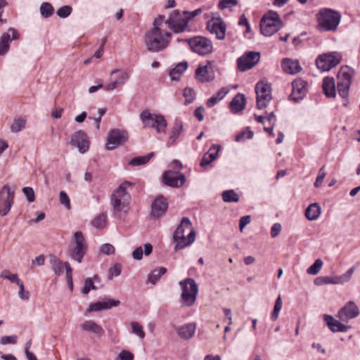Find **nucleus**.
Instances as JSON below:
<instances>
[{
    "mask_svg": "<svg viewBox=\"0 0 360 360\" xmlns=\"http://www.w3.org/2000/svg\"><path fill=\"white\" fill-rule=\"evenodd\" d=\"M165 16L160 15L153 21V27L148 31L144 37V43L147 50L157 53L168 47L171 41L170 32L162 29Z\"/></svg>",
    "mask_w": 360,
    "mask_h": 360,
    "instance_id": "obj_1",
    "label": "nucleus"
},
{
    "mask_svg": "<svg viewBox=\"0 0 360 360\" xmlns=\"http://www.w3.org/2000/svg\"><path fill=\"white\" fill-rule=\"evenodd\" d=\"M195 239V232L191 220L188 217H184L173 233L174 250H182L191 245Z\"/></svg>",
    "mask_w": 360,
    "mask_h": 360,
    "instance_id": "obj_2",
    "label": "nucleus"
},
{
    "mask_svg": "<svg viewBox=\"0 0 360 360\" xmlns=\"http://www.w3.org/2000/svg\"><path fill=\"white\" fill-rule=\"evenodd\" d=\"M318 26L321 31H335L341 20V14L332 8H323L316 15Z\"/></svg>",
    "mask_w": 360,
    "mask_h": 360,
    "instance_id": "obj_3",
    "label": "nucleus"
},
{
    "mask_svg": "<svg viewBox=\"0 0 360 360\" xmlns=\"http://www.w3.org/2000/svg\"><path fill=\"white\" fill-rule=\"evenodd\" d=\"M354 70L349 66H343L340 69L337 75V89L339 96L342 98V105L347 107L349 101V91Z\"/></svg>",
    "mask_w": 360,
    "mask_h": 360,
    "instance_id": "obj_4",
    "label": "nucleus"
},
{
    "mask_svg": "<svg viewBox=\"0 0 360 360\" xmlns=\"http://www.w3.org/2000/svg\"><path fill=\"white\" fill-rule=\"evenodd\" d=\"M128 186V182L122 184L111 195L110 203L113 208L112 212L115 214L120 212L127 213L129 210L131 197L127 192Z\"/></svg>",
    "mask_w": 360,
    "mask_h": 360,
    "instance_id": "obj_5",
    "label": "nucleus"
},
{
    "mask_svg": "<svg viewBox=\"0 0 360 360\" xmlns=\"http://www.w3.org/2000/svg\"><path fill=\"white\" fill-rule=\"evenodd\" d=\"M140 119L145 127L154 128L158 133L165 132L167 122L163 115L153 114L149 110H145L140 114Z\"/></svg>",
    "mask_w": 360,
    "mask_h": 360,
    "instance_id": "obj_6",
    "label": "nucleus"
},
{
    "mask_svg": "<svg viewBox=\"0 0 360 360\" xmlns=\"http://www.w3.org/2000/svg\"><path fill=\"white\" fill-rule=\"evenodd\" d=\"M179 285L182 290L181 297L182 303L187 306H192L197 297L198 287L195 280L193 278H186L179 282Z\"/></svg>",
    "mask_w": 360,
    "mask_h": 360,
    "instance_id": "obj_7",
    "label": "nucleus"
},
{
    "mask_svg": "<svg viewBox=\"0 0 360 360\" xmlns=\"http://www.w3.org/2000/svg\"><path fill=\"white\" fill-rule=\"evenodd\" d=\"M342 56L338 51H331L319 55L316 60V65L322 72L330 71L339 65Z\"/></svg>",
    "mask_w": 360,
    "mask_h": 360,
    "instance_id": "obj_8",
    "label": "nucleus"
},
{
    "mask_svg": "<svg viewBox=\"0 0 360 360\" xmlns=\"http://www.w3.org/2000/svg\"><path fill=\"white\" fill-rule=\"evenodd\" d=\"M164 22L174 33L191 30L188 26L189 20L184 14V11L182 13L174 11Z\"/></svg>",
    "mask_w": 360,
    "mask_h": 360,
    "instance_id": "obj_9",
    "label": "nucleus"
},
{
    "mask_svg": "<svg viewBox=\"0 0 360 360\" xmlns=\"http://www.w3.org/2000/svg\"><path fill=\"white\" fill-rule=\"evenodd\" d=\"M191 50L201 56H205L212 53L213 46L212 41L206 37L197 36L193 38L185 39Z\"/></svg>",
    "mask_w": 360,
    "mask_h": 360,
    "instance_id": "obj_10",
    "label": "nucleus"
},
{
    "mask_svg": "<svg viewBox=\"0 0 360 360\" xmlns=\"http://www.w3.org/2000/svg\"><path fill=\"white\" fill-rule=\"evenodd\" d=\"M15 190L5 184L0 190V216L5 217L14 204Z\"/></svg>",
    "mask_w": 360,
    "mask_h": 360,
    "instance_id": "obj_11",
    "label": "nucleus"
},
{
    "mask_svg": "<svg viewBox=\"0 0 360 360\" xmlns=\"http://www.w3.org/2000/svg\"><path fill=\"white\" fill-rule=\"evenodd\" d=\"M255 93L257 108H266L270 101V84L259 82L255 86Z\"/></svg>",
    "mask_w": 360,
    "mask_h": 360,
    "instance_id": "obj_12",
    "label": "nucleus"
},
{
    "mask_svg": "<svg viewBox=\"0 0 360 360\" xmlns=\"http://www.w3.org/2000/svg\"><path fill=\"white\" fill-rule=\"evenodd\" d=\"M359 314V309L355 302L349 301L338 310L336 317L342 322L347 323L351 319L356 318Z\"/></svg>",
    "mask_w": 360,
    "mask_h": 360,
    "instance_id": "obj_13",
    "label": "nucleus"
},
{
    "mask_svg": "<svg viewBox=\"0 0 360 360\" xmlns=\"http://www.w3.org/2000/svg\"><path fill=\"white\" fill-rule=\"evenodd\" d=\"M260 54L256 51H248L237 60L238 68L245 72L252 68L259 60Z\"/></svg>",
    "mask_w": 360,
    "mask_h": 360,
    "instance_id": "obj_14",
    "label": "nucleus"
},
{
    "mask_svg": "<svg viewBox=\"0 0 360 360\" xmlns=\"http://www.w3.org/2000/svg\"><path fill=\"white\" fill-rule=\"evenodd\" d=\"M308 91V83L302 78H297L292 82V93L290 98L294 102L302 100Z\"/></svg>",
    "mask_w": 360,
    "mask_h": 360,
    "instance_id": "obj_15",
    "label": "nucleus"
},
{
    "mask_svg": "<svg viewBox=\"0 0 360 360\" xmlns=\"http://www.w3.org/2000/svg\"><path fill=\"white\" fill-rule=\"evenodd\" d=\"M164 184L172 188H179L186 182L185 175L181 172L167 170L162 174Z\"/></svg>",
    "mask_w": 360,
    "mask_h": 360,
    "instance_id": "obj_16",
    "label": "nucleus"
},
{
    "mask_svg": "<svg viewBox=\"0 0 360 360\" xmlns=\"http://www.w3.org/2000/svg\"><path fill=\"white\" fill-rule=\"evenodd\" d=\"M128 139L126 131L120 129L111 130L108 136L106 148L113 150L117 146L122 145Z\"/></svg>",
    "mask_w": 360,
    "mask_h": 360,
    "instance_id": "obj_17",
    "label": "nucleus"
},
{
    "mask_svg": "<svg viewBox=\"0 0 360 360\" xmlns=\"http://www.w3.org/2000/svg\"><path fill=\"white\" fill-rule=\"evenodd\" d=\"M70 144L77 147L81 153H86L89 148V141L87 134L82 130L75 131L72 135Z\"/></svg>",
    "mask_w": 360,
    "mask_h": 360,
    "instance_id": "obj_18",
    "label": "nucleus"
},
{
    "mask_svg": "<svg viewBox=\"0 0 360 360\" xmlns=\"http://www.w3.org/2000/svg\"><path fill=\"white\" fill-rule=\"evenodd\" d=\"M195 77L201 82H207L214 79V72L211 61H207L205 65H200L195 70Z\"/></svg>",
    "mask_w": 360,
    "mask_h": 360,
    "instance_id": "obj_19",
    "label": "nucleus"
},
{
    "mask_svg": "<svg viewBox=\"0 0 360 360\" xmlns=\"http://www.w3.org/2000/svg\"><path fill=\"white\" fill-rule=\"evenodd\" d=\"M19 34L13 28L8 29L0 37V56L6 54L10 49L13 40L18 39Z\"/></svg>",
    "mask_w": 360,
    "mask_h": 360,
    "instance_id": "obj_20",
    "label": "nucleus"
},
{
    "mask_svg": "<svg viewBox=\"0 0 360 360\" xmlns=\"http://www.w3.org/2000/svg\"><path fill=\"white\" fill-rule=\"evenodd\" d=\"M323 321L329 330L333 333H345L351 326L345 325L340 319H335L333 316L329 314H324L323 316Z\"/></svg>",
    "mask_w": 360,
    "mask_h": 360,
    "instance_id": "obj_21",
    "label": "nucleus"
},
{
    "mask_svg": "<svg viewBox=\"0 0 360 360\" xmlns=\"http://www.w3.org/2000/svg\"><path fill=\"white\" fill-rule=\"evenodd\" d=\"M120 302L119 300L110 298H105L102 301H98L96 302L90 304L86 309V311L90 313L91 311L107 310L111 309L113 307H117L120 305Z\"/></svg>",
    "mask_w": 360,
    "mask_h": 360,
    "instance_id": "obj_22",
    "label": "nucleus"
},
{
    "mask_svg": "<svg viewBox=\"0 0 360 360\" xmlns=\"http://www.w3.org/2000/svg\"><path fill=\"white\" fill-rule=\"evenodd\" d=\"M207 27L212 34L216 35L217 39L222 40L225 38L226 27L221 19L208 22Z\"/></svg>",
    "mask_w": 360,
    "mask_h": 360,
    "instance_id": "obj_23",
    "label": "nucleus"
},
{
    "mask_svg": "<svg viewBox=\"0 0 360 360\" xmlns=\"http://www.w3.org/2000/svg\"><path fill=\"white\" fill-rule=\"evenodd\" d=\"M168 203L163 196L158 197L151 205V216L154 218L161 217L167 211Z\"/></svg>",
    "mask_w": 360,
    "mask_h": 360,
    "instance_id": "obj_24",
    "label": "nucleus"
},
{
    "mask_svg": "<svg viewBox=\"0 0 360 360\" xmlns=\"http://www.w3.org/2000/svg\"><path fill=\"white\" fill-rule=\"evenodd\" d=\"M283 70L288 74L295 75L302 70V68L298 60H293L290 58H285L281 63Z\"/></svg>",
    "mask_w": 360,
    "mask_h": 360,
    "instance_id": "obj_25",
    "label": "nucleus"
},
{
    "mask_svg": "<svg viewBox=\"0 0 360 360\" xmlns=\"http://www.w3.org/2000/svg\"><path fill=\"white\" fill-rule=\"evenodd\" d=\"M322 89L327 98L336 96V86L333 77H326L322 83Z\"/></svg>",
    "mask_w": 360,
    "mask_h": 360,
    "instance_id": "obj_26",
    "label": "nucleus"
},
{
    "mask_svg": "<svg viewBox=\"0 0 360 360\" xmlns=\"http://www.w3.org/2000/svg\"><path fill=\"white\" fill-rule=\"evenodd\" d=\"M83 331L90 332L95 335L102 336L104 334L103 328L93 320L85 321L80 325Z\"/></svg>",
    "mask_w": 360,
    "mask_h": 360,
    "instance_id": "obj_27",
    "label": "nucleus"
},
{
    "mask_svg": "<svg viewBox=\"0 0 360 360\" xmlns=\"http://www.w3.org/2000/svg\"><path fill=\"white\" fill-rule=\"evenodd\" d=\"M245 95L240 93L237 94L231 100L230 103V108L233 113L240 112L245 108Z\"/></svg>",
    "mask_w": 360,
    "mask_h": 360,
    "instance_id": "obj_28",
    "label": "nucleus"
},
{
    "mask_svg": "<svg viewBox=\"0 0 360 360\" xmlns=\"http://www.w3.org/2000/svg\"><path fill=\"white\" fill-rule=\"evenodd\" d=\"M183 122L179 119H176L174 123V126L172 128L169 133V141L167 143L168 146H170L171 145L174 144V143L178 139V137L179 136L180 134L183 131Z\"/></svg>",
    "mask_w": 360,
    "mask_h": 360,
    "instance_id": "obj_29",
    "label": "nucleus"
},
{
    "mask_svg": "<svg viewBox=\"0 0 360 360\" xmlns=\"http://www.w3.org/2000/svg\"><path fill=\"white\" fill-rule=\"evenodd\" d=\"M195 329L196 324L195 323H189L179 327L177 333L182 339L189 340L194 335Z\"/></svg>",
    "mask_w": 360,
    "mask_h": 360,
    "instance_id": "obj_30",
    "label": "nucleus"
},
{
    "mask_svg": "<svg viewBox=\"0 0 360 360\" xmlns=\"http://www.w3.org/2000/svg\"><path fill=\"white\" fill-rule=\"evenodd\" d=\"M320 214L321 207L317 202L309 205L305 210V217L309 221H314L317 219Z\"/></svg>",
    "mask_w": 360,
    "mask_h": 360,
    "instance_id": "obj_31",
    "label": "nucleus"
},
{
    "mask_svg": "<svg viewBox=\"0 0 360 360\" xmlns=\"http://www.w3.org/2000/svg\"><path fill=\"white\" fill-rule=\"evenodd\" d=\"M188 68L187 62L178 63L170 72L169 77L172 81H178Z\"/></svg>",
    "mask_w": 360,
    "mask_h": 360,
    "instance_id": "obj_32",
    "label": "nucleus"
},
{
    "mask_svg": "<svg viewBox=\"0 0 360 360\" xmlns=\"http://www.w3.org/2000/svg\"><path fill=\"white\" fill-rule=\"evenodd\" d=\"M87 248L72 247L69 250V256L72 260L81 263L84 256L86 255Z\"/></svg>",
    "mask_w": 360,
    "mask_h": 360,
    "instance_id": "obj_33",
    "label": "nucleus"
},
{
    "mask_svg": "<svg viewBox=\"0 0 360 360\" xmlns=\"http://www.w3.org/2000/svg\"><path fill=\"white\" fill-rule=\"evenodd\" d=\"M260 32L264 36H270V11H267L261 19Z\"/></svg>",
    "mask_w": 360,
    "mask_h": 360,
    "instance_id": "obj_34",
    "label": "nucleus"
},
{
    "mask_svg": "<svg viewBox=\"0 0 360 360\" xmlns=\"http://www.w3.org/2000/svg\"><path fill=\"white\" fill-rule=\"evenodd\" d=\"M154 155L155 153L152 152L146 155L135 157L129 161V165L133 167L145 165L154 156Z\"/></svg>",
    "mask_w": 360,
    "mask_h": 360,
    "instance_id": "obj_35",
    "label": "nucleus"
},
{
    "mask_svg": "<svg viewBox=\"0 0 360 360\" xmlns=\"http://www.w3.org/2000/svg\"><path fill=\"white\" fill-rule=\"evenodd\" d=\"M129 76L127 72H122L119 78L114 82L110 83L104 88L106 91H112L115 89L118 86L123 84L128 79Z\"/></svg>",
    "mask_w": 360,
    "mask_h": 360,
    "instance_id": "obj_36",
    "label": "nucleus"
},
{
    "mask_svg": "<svg viewBox=\"0 0 360 360\" xmlns=\"http://www.w3.org/2000/svg\"><path fill=\"white\" fill-rule=\"evenodd\" d=\"M166 271L167 269L165 267H160L154 269L149 274L148 276V281L155 285L159 281L160 277L166 273Z\"/></svg>",
    "mask_w": 360,
    "mask_h": 360,
    "instance_id": "obj_37",
    "label": "nucleus"
},
{
    "mask_svg": "<svg viewBox=\"0 0 360 360\" xmlns=\"http://www.w3.org/2000/svg\"><path fill=\"white\" fill-rule=\"evenodd\" d=\"M221 197L226 202H238L239 201V195L233 190L224 191Z\"/></svg>",
    "mask_w": 360,
    "mask_h": 360,
    "instance_id": "obj_38",
    "label": "nucleus"
},
{
    "mask_svg": "<svg viewBox=\"0 0 360 360\" xmlns=\"http://www.w3.org/2000/svg\"><path fill=\"white\" fill-rule=\"evenodd\" d=\"M52 270L57 275H61L64 271V263L56 259L55 257H52L50 259Z\"/></svg>",
    "mask_w": 360,
    "mask_h": 360,
    "instance_id": "obj_39",
    "label": "nucleus"
},
{
    "mask_svg": "<svg viewBox=\"0 0 360 360\" xmlns=\"http://www.w3.org/2000/svg\"><path fill=\"white\" fill-rule=\"evenodd\" d=\"M74 243L75 245L73 247L88 248L87 243L85 240L83 233L81 231H76L74 233Z\"/></svg>",
    "mask_w": 360,
    "mask_h": 360,
    "instance_id": "obj_40",
    "label": "nucleus"
},
{
    "mask_svg": "<svg viewBox=\"0 0 360 360\" xmlns=\"http://www.w3.org/2000/svg\"><path fill=\"white\" fill-rule=\"evenodd\" d=\"M106 221L107 214L104 212L96 217L91 224L96 228L102 229L105 226Z\"/></svg>",
    "mask_w": 360,
    "mask_h": 360,
    "instance_id": "obj_41",
    "label": "nucleus"
},
{
    "mask_svg": "<svg viewBox=\"0 0 360 360\" xmlns=\"http://www.w3.org/2000/svg\"><path fill=\"white\" fill-rule=\"evenodd\" d=\"M26 121L23 118H15L11 125V130L13 133L21 131L25 126Z\"/></svg>",
    "mask_w": 360,
    "mask_h": 360,
    "instance_id": "obj_42",
    "label": "nucleus"
},
{
    "mask_svg": "<svg viewBox=\"0 0 360 360\" xmlns=\"http://www.w3.org/2000/svg\"><path fill=\"white\" fill-rule=\"evenodd\" d=\"M54 9L52 5L48 2L42 3L40 6V12L43 17L49 18L53 13Z\"/></svg>",
    "mask_w": 360,
    "mask_h": 360,
    "instance_id": "obj_43",
    "label": "nucleus"
},
{
    "mask_svg": "<svg viewBox=\"0 0 360 360\" xmlns=\"http://www.w3.org/2000/svg\"><path fill=\"white\" fill-rule=\"evenodd\" d=\"M316 285H322L326 284H338L339 281L337 280H334L333 278L330 276H321L315 278L314 281Z\"/></svg>",
    "mask_w": 360,
    "mask_h": 360,
    "instance_id": "obj_44",
    "label": "nucleus"
},
{
    "mask_svg": "<svg viewBox=\"0 0 360 360\" xmlns=\"http://www.w3.org/2000/svg\"><path fill=\"white\" fill-rule=\"evenodd\" d=\"M323 264V261L321 259H316L314 264L307 269V274L310 275H316L320 271Z\"/></svg>",
    "mask_w": 360,
    "mask_h": 360,
    "instance_id": "obj_45",
    "label": "nucleus"
},
{
    "mask_svg": "<svg viewBox=\"0 0 360 360\" xmlns=\"http://www.w3.org/2000/svg\"><path fill=\"white\" fill-rule=\"evenodd\" d=\"M132 333L136 335L140 339H143L146 336L142 326L136 321L131 323Z\"/></svg>",
    "mask_w": 360,
    "mask_h": 360,
    "instance_id": "obj_46",
    "label": "nucleus"
},
{
    "mask_svg": "<svg viewBox=\"0 0 360 360\" xmlns=\"http://www.w3.org/2000/svg\"><path fill=\"white\" fill-rule=\"evenodd\" d=\"M253 131H251L249 128H247L245 130L237 134L235 140L237 142H241L245 139H251L253 137Z\"/></svg>",
    "mask_w": 360,
    "mask_h": 360,
    "instance_id": "obj_47",
    "label": "nucleus"
},
{
    "mask_svg": "<svg viewBox=\"0 0 360 360\" xmlns=\"http://www.w3.org/2000/svg\"><path fill=\"white\" fill-rule=\"evenodd\" d=\"M195 91L191 88H186L184 90V96L185 97V104L188 105L191 103L195 99Z\"/></svg>",
    "mask_w": 360,
    "mask_h": 360,
    "instance_id": "obj_48",
    "label": "nucleus"
},
{
    "mask_svg": "<svg viewBox=\"0 0 360 360\" xmlns=\"http://www.w3.org/2000/svg\"><path fill=\"white\" fill-rule=\"evenodd\" d=\"M282 306H283V302L281 300V295H278V297H277V299L275 302L273 314L271 315V319L276 320L278 318V314L282 308Z\"/></svg>",
    "mask_w": 360,
    "mask_h": 360,
    "instance_id": "obj_49",
    "label": "nucleus"
},
{
    "mask_svg": "<svg viewBox=\"0 0 360 360\" xmlns=\"http://www.w3.org/2000/svg\"><path fill=\"white\" fill-rule=\"evenodd\" d=\"M65 271H66V278L68 283V285L71 290L73 288V282H72V269L70 266V264L68 262H64Z\"/></svg>",
    "mask_w": 360,
    "mask_h": 360,
    "instance_id": "obj_50",
    "label": "nucleus"
},
{
    "mask_svg": "<svg viewBox=\"0 0 360 360\" xmlns=\"http://www.w3.org/2000/svg\"><path fill=\"white\" fill-rule=\"evenodd\" d=\"M72 8L70 6H63L58 9L57 15L61 18L68 17L72 13Z\"/></svg>",
    "mask_w": 360,
    "mask_h": 360,
    "instance_id": "obj_51",
    "label": "nucleus"
},
{
    "mask_svg": "<svg viewBox=\"0 0 360 360\" xmlns=\"http://www.w3.org/2000/svg\"><path fill=\"white\" fill-rule=\"evenodd\" d=\"M59 200L60 202L68 210H70L71 205H70V200L67 195V193L62 191L59 193Z\"/></svg>",
    "mask_w": 360,
    "mask_h": 360,
    "instance_id": "obj_52",
    "label": "nucleus"
},
{
    "mask_svg": "<svg viewBox=\"0 0 360 360\" xmlns=\"http://www.w3.org/2000/svg\"><path fill=\"white\" fill-rule=\"evenodd\" d=\"M96 289V287L93 283V281L91 278H87L85 280L84 285L82 289V292L84 295H86L91 290Z\"/></svg>",
    "mask_w": 360,
    "mask_h": 360,
    "instance_id": "obj_53",
    "label": "nucleus"
},
{
    "mask_svg": "<svg viewBox=\"0 0 360 360\" xmlns=\"http://www.w3.org/2000/svg\"><path fill=\"white\" fill-rule=\"evenodd\" d=\"M18 337L16 335H10V336H2L0 338V344L2 345H6L8 344L15 345L17 343Z\"/></svg>",
    "mask_w": 360,
    "mask_h": 360,
    "instance_id": "obj_54",
    "label": "nucleus"
},
{
    "mask_svg": "<svg viewBox=\"0 0 360 360\" xmlns=\"http://www.w3.org/2000/svg\"><path fill=\"white\" fill-rule=\"evenodd\" d=\"M324 167L325 166H323L319 171L318 176H316V181L314 182V186L316 188H319L322 185L323 179L326 175V172H324Z\"/></svg>",
    "mask_w": 360,
    "mask_h": 360,
    "instance_id": "obj_55",
    "label": "nucleus"
},
{
    "mask_svg": "<svg viewBox=\"0 0 360 360\" xmlns=\"http://www.w3.org/2000/svg\"><path fill=\"white\" fill-rule=\"evenodd\" d=\"M22 192L25 194L28 202H32L34 201L35 195L34 190L32 187H24L22 188Z\"/></svg>",
    "mask_w": 360,
    "mask_h": 360,
    "instance_id": "obj_56",
    "label": "nucleus"
},
{
    "mask_svg": "<svg viewBox=\"0 0 360 360\" xmlns=\"http://www.w3.org/2000/svg\"><path fill=\"white\" fill-rule=\"evenodd\" d=\"M100 250L101 252H103V254H105L106 255H110L114 254L115 248L112 245H111L110 243H105L101 246Z\"/></svg>",
    "mask_w": 360,
    "mask_h": 360,
    "instance_id": "obj_57",
    "label": "nucleus"
},
{
    "mask_svg": "<svg viewBox=\"0 0 360 360\" xmlns=\"http://www.w3.org/2000/svg\"><path fill=\"white\" fill-rule=\"evenodd\" d=\"M121 274V266L119 264H115L109 269V278L117 277Z\"/></svg>",
    "mask_w": 360,
    "mask_h": 360,
    "instance_id": "obj_58",
    "label": "nucleus"
},
{
    "mask_svg": "<svg viewBox=\"0 0 360 360\" xmlns=\"http://www.w3.org/2000/svg\"><path fill=\"white\" fill-rule=\"evenodd\" d=\"M355 270L354 266L350 267L345 274L341 275L340 277L338 278L337 281H342L345 282H347L350 280L354 271Z\"/></svg>",
    "mask_w": 360,
    "mask_h": 360,
    "instance_id": "obj_59",
    "label": "nucleus"
},
{
    "mask_svg": "<svg viewBox=\"0 0 360 360\" xmlns=\"http://www.w3.org/2000/svg\"><path fill=\"white\" fill-rule=\"evenodd\" d=\"M18 285L19 287V291H18L19 297L23 300H28L30 298V292L28 291L25 290L23 283L21 282Z\"/></svg>",
    "mask_w": 360,
    "mask_h": 360,
    "instance_id": "obj_60",
    "label": "nucleus"
},
{
    "mask_svg": "<svg viewBox=\"0 0 360 360\" xmlns=\"http://www.w3.org/2000/svg\"><path fill=\"white\" fill-rule=\"evenodd\" d=\"M237 4V0H221L219 2L218 8L221 10H224L230 6H236Z\"/></svg>",
    "mask_w": 360,
    "mask_h": 360,
    "instance_id": "obj_61",
    "label": "nucleus"
},
{
    "mask_svg": "<svg viewBox=\"0 0 360 360\" xmlns=\"http://www.w3.org/2000/svg\"><path fill=\"white\" fill-rule=\"evenodd\" d=\"M105 112H106L105 109H104V108H99L98 110V117H96V118H94L93 119L94 122L95 127H96V128L97 129H99V128H100V123H101V118L104 115Z\"/></svg>",
    "mask_w": 360,
    "mask_h": 360,
    "instance_id": "obj_62",
    "label": "nucleus"
},
{
    "mask_svg": "<svg viewBox=\"0 0 360 360\" xmlns=\"http://www.w3.org/2000/svg\"><path fill=\"white\" fill-rule=\"evenodd\" d=\"M282 230V226L280 223H275L271 226V238L278 236Z\"/></svg>",
    "mask_w": 360,
    "mask_h": 360,
    "instance_id": "obj_63",
    "label": "nucleus"
},
{
    "mask_svg": "<svg viewBox=\"0 0 360 360\" xmlns=\"http://www.w3.org/2000/svg\"><path fill=\"white\" fill-rule=\"evenodd\" d=\"M120 360H133L134 355L132 353L128 351H122L119 354Z\"/></svg>",
    "mask_w": 360,
    "mask_h": 360,
    "instance_id": "obj_64",
    "label": "nucleus"
}]
</instances>
